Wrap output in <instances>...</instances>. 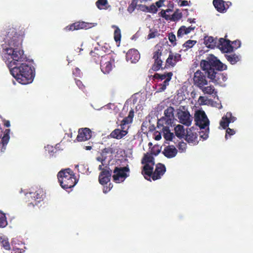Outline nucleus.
<instances>
[{"label": "nucleus", "instance_id": "f257e3e1", "mask_svg": "<svg viewBox=\"0 0 253 253\" xmlns=\"http://www.w3.org/2000/svg\"><path fill=\"white\" fill-rule=\"evenodd\" d=\"M21 38L18 36L15 29H10L3 39L1 56L8 68L24 62L26 57L21 47Z\"/></svg>", "mask_w": 253, "mask_h": 253}, {"label": "nucleus", "instance_id": "f03ea898", "mask_svg": "<svg viewBox=\"0 0 253 253\" xmlns=\"http://www.w3.org/2000/svg\"><path fill=\"white\" fill-rule=\"evenodd\" d=\"M200 65L202 69L207 73L208 78L213 82L221 84L226 80L227 78L223 74L215 71L214 69L215 68L218 70H224L226 69V66L212 54H209L206 59L202 60Z\"/></svg>", "mask_w": 253, "mask_h": 253}, {"label": "nucleus", "instance_id": "7ed1b4c3", "mask_svg": "<svg viewBox=\"0 0 253 253\" xmlns=\"http://www.w3.org/2000/svg\"><path fill=\"white\" fill-rule=\"evenodd\" d=\"M8 68L11 75L20 84H27L33 82L34 68L27 63L19 62V64Z\"/></svg>", "mask_w": 253, "mask_h": 253}, {"label": "nucleus", "instance_id": "20e7f679", "mask_svg": "<svg viewBox=\"0 0 253 253\" xmlns=\"http://www.w3.org/2000/svg\"><path fill=\"white\" fill-rule=\"evenodd\" d=\"M142 163L145 164L142 174L145 179H149L148 177L150 176L151 174H152L153 180H157L160 178L166 171L165 166L162 164H158L156 166L154 172L152 173L154 162V158L151 154H147L145 155L142 160Z\"/></svg>", "mask_w": 253, "mask_h": 253}, {"label": "nucleus", "instance_id": "39448f33", "mask_svg": "<svg viewBox=\"0 0 253 253\" xmlns=\"http://www.w3.org/2000/svg\"><path fill=\"white\" fill-rule=\"evenodd\" d=\"M107 153L103 152L96 158V160L101 163L98 169L101 170L99 175V181L102 185L107 184L110 181L111 173L108 167L109 161L107 159Z\"/></svg>", "mask_w": 253, "mask_h": 253}, {"label": "nucleus", "instance_id": "423d86ee", "mask_svg": "<svg viewBox=\"0 0 253 253\" xmlns=\"http://www.w3.org/2000/svg\"><path fill=\"white\" fill-rule=\"evenodd\" d=\"M57 176L60 185L64 189L71 188L78 182L73 172L70 169L61 170Z\"/></svg>", "mask_w": 253, "mask_h": 253}, {"label": "nucleus", "instance_id": "0eeeda50", "mask_svg": "<svg viewBox=\"0 0 253 253\" xmlns=\"http://www.w3.org/2000/svg\"><path fill=\"white\" fill-rule=\"evenodd\" d=\"M172 75L171 72H169L163 74L156 73L154 75V78L155 79H158L160 81L164 80L162 84L158 85V92H162L165 90L167 86L169 84V82L170 81Z\"/></svg>", "mask_w": 253, "mask_h": 253}, {"label": "nucleus", "instance_id": "6e6552de", "mask_svg": "<svg viewBox=\"0 0 253 253\" xmlns=\"http://www.w3.org/2000/svg\"><path fill=\"white\" fill-rule=\"evenodd\" d=\"M195 121L196 125L200 128H206L209 127V120L205 112L203 110H197L195 113Z\"/></svg>", "mask_w": 253, "mask_h": 253}, {"label": "nucleus", "instance_id": "1a4fd4ad", "mask_svg": "<svg viewBox=\"0 0 253 253\" xmlns=\"http://www.w3.org/2000/svg\"><path fill=\"white\" fill-rule=\"evenodd\" d=\"M128 171L129 169L127 167H116L114 170L113 180L117 183L123 182L128 176L127 172Z\"/></svg>", "mask_w": 253, "mask_h": 253}, {"label": "nucleus", "instance_id": "9d476101", "mask_svg": "<svg viewBox=\"0 0 253 253\" xmlns=\"http://www.w3.org/2000/svg\"><path fill=\"white\" fill-rule=\"evenodd\" d=\"M177 117L180 123L186 126L191 125L193 117L190 115L189 111L185 110L184 108L182 109L180 108L177 110Z\"/></svg>", "mask_w": 253, "mask_h": 253}, {"label": "nucleus", "instance_id": "9b49d317", "mask_svg": "<svg viewBox=\"0 0 253 253\" xmlns=\"http://www.w3.org/2000/svg\"><path fill=\"white\" fill-rule=\"evenodd\" d=\"M97 25L94 23H85L84 22H78L65 27L66 31L78 30L82 29H89Z\"/></svg>", "mask_w": 253, "mask_h": 253}, {"label": "nucleus", "instance_id": "f8f14e48", "mask_svg": "<svg viewBox=\"0 0 253 253\" xmlns=\"http://www.w3.org/2000/svg\"><path fill=\"white\" fill-rule=\"evenodd\" d=\"M194 84L199 88H202L208 84L205 76L200 71L198 70L194 73L193 78Z\"/></svg>", "mask_w": 253, "mask_h": 253}, {"label": "nucleus", "instance_id": "ddd939ff", "mask_svg": "<svg viewBox=\"0 0 253 253\" xmlns=\"http://www.w3.org/2000/svg\"><path fill=\"white\" fill-rule=\"evenodd\" d=\"M43 195V191L42 190H39L35 192H30L26 194L27 198H31L32 199H34L35 200L34 203H30V204H32L33 206L38 205V203L42 199Z\"/></svg>", "mask_w": 253, "mask_h": 253}, {"label": "nucleus", "instance_id": "4468645a", "mask_svg": "<svg viewBox=\"0 0 253 253\" xmlns=\"http://www.w3.org/2000/svg\"><path fill=\"white\" fill-rule=\"evenodd\" d=\"M185 139L189 143L195 145L198 143V135L195 129L190 128L187 130Z\"/></svg>", "mask_w": 253, "mask_h": 253}, {"label": "nucleus", "instance_id": "2eb2a0df", "mask_svg": "<svg viewBox=\"0 0 253 253\" xmlns=\"http://www.w3.org/2000/svg\"><path fill=\"white\" fill-rule=\"evenodd\" d=\"M91 137L90 130L86 127L80 129L77 137L78 141H84L88 140Z\"/></svg>", "mask_w": 253, "mask_h": 253}, {"label": "nucleus", "instance_id": "dca6fc26", "mask_svg": "<svg viewBox=\"0 0 253 253\" xmlns=\"http://www.w3.org/2000/svg\"><path fill=\"white\" fill-rule=\"evenodd\" d=\"M236 120V117L233 116L231 113L227 112L222 117L220 122V126L225 129L228 126L229 123L234 122Z\"/></svg>", "mask_w": 253, "mask_h": 253}, {"label": "nucleus", "instance_id": "f3484780", "mask_svg": "<svg viewBox=\"0 0 253 253\" xmlns=\"http://www.w3.org/2000/svg\"><path fill=\"white\" fill-rule=\"evenodd\" d=\"M217 46L223 52H229L232 51L233 49L229 41H226L223 38H220L218 40Z\"/></svg>", "mask_w": 253, "mask_h": 253}, {"label": "nucleus", "instance_id": "a211bd4d", "mask_svg": "<svg viewBox=\"0 0 253 253\" xmlns=\"http://www.w3.org/2000/svg\"><path fill=\"white\" fill-rule=\"evenodd\" d=\"M162 153L165 157L170 159L176 156L177 150L173 145H168L165 147Z\"/></svg>", "mask_w": 253, "mask_h": 253}, {"label": "nucleus", "instance_id": "6ab92c4d", "mask_svg": "<svg viewBox=\"0 0 253 253\" xmlns=\"http://www.w3.org/2000/svg\"><path fill=\"white\" fill-rule=\"evenodd\" d=\"M181 55L177 53L170 52L166 60V64L169 66H174L176 63L180 60Z\"/></svg>", "mask_w": 253, "mask_h": 253}, {"label": "nucleus", "instance_id": "aec40b11", "mask_svg": "<svg viewBox=\"0 0 253 253\" xmlns=\"http://www.w3.org/2000/svg\"><path fill=\"white\" fill-rule=\"evenodd\" d=\"M127 61H130L131 63H136L140 59V55L138 51L136 49H130L126 54Z\"/></svg>", "mask_w": 253, "mask_h": 253}, {"label": "nucleus", "instance_id": "412c9836", "mask_svg": "<svg viewBox=\"0 0 253 253\" xmlns=\"http://www.w3.org/2000/svg\"><path fill=\"white\" fill-rule=\"evenodd\" d=\"M161 52L159 50L155 52L153 58L155 59V63L153 66V69L155 71L159 70L161 67L163 61L161 58Z\"/></svg>", "mask_w": 253, "mask_h": 253}, {"label": "nucleus", "instance_id": "4be33fe9", "mask_svg": "<svg viewBox=\"0 0 253 253\" xmlns=\"http://www.w3.org/2000/svg\"><path fill=\"white\" fill-rule=\"evenodd\" d=\"M194 29H195V27L189 26L187 28L184 26H181L178 29V30L177 31V40L182 38L183 36L188 34Z\"/></svg>", "mask_w": 253, "mask_h": 253}, {"label": "nucleus", "instance_id": "5701e85b", "mask_svg": "<svg viewBox=\"0 0 253 253\" xmlns=\"http://www.w3.org/2000/svg\"><path fill=\"white\" fill-rule=\"evenodd\" d=\"M127 133V131L126 130H121L120 128H117L113 131L110 134V136L112 138H116L118 139H121Z\"/></svg>", "mask_w": 253, "mask_h": 253}, {"label": "nucleus", "instance_id": "b1692460", "mask_svg": "<svg viewBox=\"0 0 253 253\" xmlns=\"http://www.w3.org/2000/svg\"><path fill=\"white\" fill-rule=\"evenodd\" d=\"M166 119H167V123L171 124L172 121L173 119V108L172 107H169L165 110L164 112Z\"/></svg>", "mask_w": 253, "mask_h": 253}, {"label": "nucleus", "instance_id": "393cba45", "mask_svg": "<svg viewBox=\"0 0 253 253\" xmlns=\"http://www.w3.org/2000/svg\"><path fill=\"white\" fill-rule=\"evenodd\" d=\"M213 4L215 8L219 12H224L226 9L224 1L222 0H213Z\"/></svg>", "mask_w": 253, "mask_h": 253}, {"label": "nucleus", "instance_id": "a878e982", "mask_svg": "<svg viewBox=\"0 0 253 253\" xmlns=\"http://www.w3.org/2000/svg\"><path fill=\"white\" fill-rule=\"evenodd\" d=\"M204 43L207 47L209 48H214L217 43L216 40L214 39L213 37H209L205 38Z\"/></svg>", "mask_w": 253, "mask_h": 253}, {"label": "nucleus", "instance_id": "bb28decb", "mask_svg": "<svg viewBox=\"0 0 253 253\" xmlns=\"http://www.w3.org/2000/svg\"><path fill=\"white\" fill-rule=\"evenodd\" d=\"M101 68L104 73H109L112 69V63L111 61L101 63Z\"/></svg>", "mask_w": 253, "mask_h": 253}, {"label": "nucleus", "instance_id": "cd10ccee", "mask_svg": "<svg viewBox=\"0 0 253 253\" xmlns=\"http://www.w3.org/2000/svg\"><path fill=\"white\" fill-rule=\"evenodd\" d=\"M175 135L179 138L183 137L185 135V130L183 126L181 125H177L174 127Z\"/></svg>", "mask_w": 253, "mask_h": 253}, {"label": "nucleus", "instance_id": "c85d7f7f", "mask_svg": "<svg viewBox=\"0 0 253 253\" xmlns=\"http://www.w3.org/2000/svg\"><path fill=\"white\" fill-rule=\"evenodd\" d=\"M163 133L164 138L167 140H171L174 137L173 133L170 131V130L168 126H165L163 127Z\"/></svg>", "mask_w": 253, "mask_h": 253}, {"label": "nucleus", "instance_id": "c756f323", "mask_svg": "<svg viewBox=\"0 0 253 253\" xmlns=\"http://www.w3.org/2000/svg\"><path fill=\"white\" fill-rule=\"evenodd\" d=\"M0 243L1 246L6 250H10V244L8 238L4 236L0 235Z\"/></svg>", "mask_w": 253, "mask_h": 253}, {"label": "nucleus", "instance_id": "7c9ffc66", "mask_svg": "<svg viewBox=\"0 0 253 253\" xmlns=\"http://www.w3.org/2000/svg\"><path fill=\"white\" fill-rule=\"evenodd\" d=\"M112 27L115 29L114 36L115 41L116 42H120L121 38V33L120 29L115 25H112Z\"/></svg>", "mask_w": 253, "mask_h": 253}, {"label": "nucleus", "instance_id": "2f4dec72", "mask_svg": "<svg viewBox=\"0 0 253 253\" xmlns=\"http://www.w3.org/2000/svg\"><path fill=\"white\" fill-rule=\"evenodd\" d=\"M226 59L231 64H234L240 60V57L236 54H231L227 56Z\"/></svg>", "mask_w": 253, "mask_h": 253}, {"label": "nucleus", "instance_id": "473e14b6", "mask_svg": "<svg viewBox=\"0 0 253 253\" xmlns=\"http://www.w3.org/2000/svg\"><path fill=\"white\" fill-rule=\"evenodd\" d=\"M202 89L203 92L204 93L208 94H212L214 93V94H216V92L215 91V89L213 86H208L206 87L203 86L202 88H200Z\"/></svg>", "mask_w": 253, "mask_h": 253}, {"label": "nucleus", "instance_id": "72a5a7b5", "mask_svg": "<svg viewBox=\"0 0 253 253\" xmlns=\"http://www.w3.org/2000/svg\"><path fill=\"white\" fill-rule=\"evenodd\" d=\"M196 43V41L193 40H188L185 42L182 45V49L184 51L187 50L193 46Z\"/></svg>", "mask_w": 253, "mask_h": 253}, {"label": "nucleus", "instance_id": "f704fd0d", "mask_svg": "<svg viewBox=\"0 0 253 253\" xmlns=\"http://www.w3.org/2000/svg\"><path fill=\"white\" fill-rule=\"evenodd\" d=\"M7 225L5 213L0 211V227H4Z\"/></svg>", "mask_w": 253, "mask_h": 253}, {"label": "nucleus", "instance_id": "c9c22d12", "mask_svg": "<svg viewBox=\"0 0 253 253\" xmlns=\"http://www.w3.org/2000/svg\"><path fill=\"white\" fill-rule=\"evenodd\" d=\"M96 4L99 9H105L107 7L108 3L107 0H98Z\"/></svg>", "mask_w": 253, "mask_h": 253}, {"label": "nucleus", "instance_id": "e433bc0d", "mask_svg": "<svg viewBox=\"0 0 253 253\" xmlns=\"http://www.w3.org/2000/svg\"><path fill=\"white\" fill-rule=\"evenodd\" d=\"M137 0H132L130 4L129 5L127 8V11L128 12L131 13L134 11L137 5Z\"/></svg>", "mask_w": 253, "mask_h": 253}, {"label": "nucleus", "instance_id": "4c0bfd02", "mask_svg": "<svg viewBox=\"0 0 253 253\" xmlns=\"http://www.w3.org/2000/svg\"><path fill=\"white\" fill-rule=\"evenodd\" d=\"M198 103L200 105H208L210 104V100L205 96H200L198 99Z\"/></svg>", "mask_w": 253, "mask_h": 253}, {"label": "nucleus", "instance_id": "58836bf2", "mask_svg": "<svg viewBox=\"0 0 253 253\" xmlns=\"http://www.w3.org/2000/svg\"><path fill=\"white\" fill-rule=\"evenodd\" d=\"M205 130H202L200 132V136L203 140L206 139L209 137V128L207 127Z\"/></svg>", "mask_w": 253, "mask_h": 253}, {"label": "nucleus", "instance_id": "ea45409f", "mask_svg": "<svg viewBox=\"0 0 253 253\" xmlns=\"http://www.w3.org/2000/svg\"><path fill=\"white\" fill-rule=\"evenodd\" d=\"M181 17V14L178 12H175L173 14L170 15V20L172 21H176L180 19Z\"/></svg>", "mask_w": 253, "mask_h": 253}, {"label": "nucleus", "instance_id": "a19ab883", "mask_svg": "<svg viewBox=\"0 0 253 253\" xmlns=\"http://www.w3.org/2000/svg\"><path fill=\"white\" fill-rule=\"evenodd\" d=\"M178 148L180 152H184L186 150L187 144L184 142H180L178 144Z\"/></svg>", "mask_w": 253, "mask_h": 253}, {"label": "nucleus", "instance_id": "79ce46f5", "mask_svg": "<svg viewBox=\"0 0 253 253\" xmlns=\"http://www.w3.org/2000/svg\"><path fill=\"white\" fill-rule=\"evenodd\" d=\"M169 39L171 43L173 44H176L175 42L177 40L176 39L175 35L174 34L172 33L169 34Z\"/></svg>", "mask_w": 253, "mask_h": 253}, {"label": "nucleus", "instance_id": "37998d69", "mask_svg": "<svg viewBox=\"0 0 253 253\" xmlns=\"http://www.w3.org/2000/svg\"><path fill=\"white\" fill-rule=\"evenodd\" d=\"M132 121V117L129 114L128 117L124 118L122 121L125 124L128 125Z\"/></svg>", "mask_w": 253, "mask_h": 253}, {"label": "nucleus", "instance_id": "c03bdc74", "mask_svg": "<svg viewBox=\"0 0 253 253\" xmlns=\"http://www.w3.org/2000/svg\"><path fill=\"white\" fill-rule=\"evenodd\" d=\"M157 7L156 5L153 4L148 7V12L155 13L157 12Z\"/></svg>", "mask_w": 253, "mask_h": 253}, {"label": "nucleus", "instance_id": "a18cd8bd", "mask_svg": "<svg viewBox=\"0 0 253 253\" xmlns=\"http://www.w3.org/2000/svg\"><path fill=\"white\" fill-rule=\"evenodd\" d=\"M160 152V149L158 146H155L152 149L151 154L155 156L157 155Z\"/></svg>", "mask_w": 253, "mask_h": 253}, {"label": "nucleus", "instance_id": "49530a36", "mask_svg": "<svg viewBox=\"0 0 253 253\" xmlns=\"http://www.w3.org/2000/svg\"><path fill=\"white\" fill-rule=\"evenodd\" d=\"M160 14L162 17L165 18L166 20H170V19L171 15L170 14H168V13H166L164 10L161 11Z\"/></svg>", "mask_w": 253, "mask_h": 253}, {"label": "nucleus", "instance_id": "de8ad7c7", "mask_svg": "<svg viewBox=\"0 0 253 253\" xmlns=\"http://www.w3.org/2000/svg\"><path fill=\"white\" fill-rule=\"evenodd\" d=\"M9 140V136L6 135L4 134V135L2 137V139H1V141H2V143H3V145H6L8 143Z\"/></svg>", "mask_w": 253, "mask_h": 253}, {"label": "nucleus", "instance_id": "09e8293b", "mask_svg": "<svg viewBox=\"0 0 253 253\" xmlns=\"http://www.w3.org/2000/svg\"><path fill=\"white\" fill-rule=\"evenodd\" d=\"M235 133V131L234 129H231L230 128H228L226 130V134L225 135V138L227 139V135H232L234 134Z\"/></svg>", "mask_w": 253, "mask_h": 253}, {"label": "nucleus", "instance_id": "8fccbe9b", "mask_svg": "<svg viewBox=\"0 0 253 253\" xmlns=\"http://www.w3.org/2000/svg\"><path fill=\"white\" fill-rule=\"evenodd\" d=\"M138 8L139 10L142 11L148 12V6H147L145 5H138Z\"/></svg>", "mask_w": 253, "mask_h": 253}, {"label": "nucleus", "instance_id": "3c124183", "mask_svg": "<svg viewBox=\"0 0 253 253\" xmlns=\"http://www.w3.org/2000/svg\"><path fill=\"white\" fill-rule=\"evenodd\" d=\"M13 251L15 253H24L25 252V250L23 249H19L17 248L16 246L13 247Z\"/></svg>", "mask_w": 253, "mask_h": 253}, {"label": "nucleus", "instance_id": "603ef678", "mask_svg": "<svg viewBox=\"0 0 253 253\" xmlns=\"http://www.w3.org/2000/svg\"><path fill=\"white\" fill-rule=\"evenodd\" d=\"M121 130H126L127 131L128 128V125L125 124L123 122H121Z\"/></svg>", "mask_w": 253, "mask_h": 253}, {"label": "nucleus", "instance_id": "864d4df0", "mask_svg": "<svg viewBox=\"0 0 253 253\" xmlns=\"http://www.w3.org/2000/svg\"><path fill=\"white\" fill-rule=\"evenodd\" d=\"M164 0H160L156 2V5L157 7H161L164 5Z\"/></svg>", "mask_w": 253, "mask_h": 253}, {"label": "nucleus", "instance_id": "5fc2aeb1", "mask_svg": "<svg viewBox=\"0 0 253 253\" xmlns=\"http://www.w3.org/2000/svg\"><path fill=\"white\" fill-rule=\"evenodd\" d=\"M156 34L154 32H151L148 35V39H150L155 38Z\"/></svg>", "mask_w": 253, "mask_h": 253}, {"label": "nucleus", "instance_id": "6e6d98bb", "mask_svg": "<svg viewBox=\"0 0 253 253\" xmlns=\"http://www.w3.org/2000/svg\"><path fill=\"white\" fill-rule=\"evenodd\" d=\"M188 2L187 0H182L180 3V6H186L188 5Z\"/></svg>", "mask_w": 253, "mask_h": 253}, {"label": "nucleus", "instance_id": "4d7b16f0", "mask_svg": "<svg viewBox=\"0 0 253 253\" xmlns=\"http://www.w3.org/2000/svg\"><path fill=\"white\" fill-rule=\"evenodd\" d=\"M162 136L160 133H158L155 135V138L156 140H159L161 139Z\"/></svg>", "mask_w": 253, "mask_h": 253}, {"label": "nucleus", "instance_id": "13d9d810", "mask_svg": "<svg viewBox=\"0 0 253 253\" xmlns=\"http://www.w3.org/2000/svg\"><path fill=\"white\" fill-rule=\"evenodd\" d=\"M111 188L112 187H109V188H108L107 187H104V188H103V192L104 193H107L110 190Z\"/></svg>", "mask_w": 253, "mask_h": 253}, {"label": "nucleus", "instance_id": "bf43d9fd", "mask_svg": "<svg viewBox=\"0 0 253 253\" xmlns=\"http://www.w3.org/2000/svg\"><path fill=\"white\" fill-rule=\"evenodd\" d=\"M10 129H7L4 131V135L9 136Z\"/></svg>", "mask_w": 253, "mask_h": 253}, {"label": "nucleus", "instance_id": "052dcab7", "mask_svg": "<svg viewBox=\"0 0 253 253\" xmlns=\"http://www.w3.org/2000/svg\"><path fill=\"white\" fill-rule=\"evenodd\" d=\"M4 125L7 127H9L10 126V122L9 121L6 122Z\"/></svg>", "mask_w": 253, "mask_h": 253}, {"label": "nucleus", "instance_id": "680f3d73", "mask_svg": "<svg viewBox=\"0 0 253 253\" xmlns=\"http://www.w3.org/2000/svg\"><path fill=\"white\" fill-rule=\"evenodd\" d=\"M152 0H140L141 2H147L151 1Z\"/></svg>", "mask_w": 253, "mask_h": 253}, {"label": "nucleus", "instance_id": "e2e57ef3", "mask_svg": "<svg viewBox=\"0 0 253 253\" xmlns=\"http://www.w3.org/2000/svg\"><path fill=\"white\" fill-rule=\"evenodd\" d=\"M164 11H166V13H168V14H169V13L171 12V10L170 9H167V10H164Z\"/></svg>", "mask_w": 253, "mask_h": 253}, {"label": "nucleus", "instance_id": "0e129e2a", "mask_svg": "<svg viewBox=\"0 0 253 253\" xmlns=\"http://www.w3.org/2000/svg\"><path fill=\"white\" fill-rule=\"evenodd\" d=\"M195 19H188V21L190 22V23H195Z\"/></svg>", "mask_w": 253, "mask_h": 253}, {"label": "nucleus", "instance_id": "69168bd1", "mask_svg": "<svg viewBox=\"0 0 253 253\" xmlns=\"http://www.w3.org/2000/svg\"><path fill=\"white\" fill-rule=\"evenodd\" d=\"M76 73H77V74H80V73H79L80 70H79V69L78 68H76Z\"/></svg>", "mask_w": 253, "mask_h": 253}, {"label": "nucleus", "instance_id": "338daca9", "mask_svg": "<svg viewBox=\"0 0 253 253\" xmlns=\"http://www.w3.org/2000/svg\"><path fill=\"white\" fill-rule=\"evenodd\" d=\"M81 84V82L80 81H78L77 82V84L80 86V84Z\"/></svg>", "mask_w": 253, "mask_h": 253}, {"label": "nucleus", "instance_id": "774afa93", "mask_svg": "<svg viewBox=\"0 0 253 253\" xmlns=\"http://www.w3.org/2000/svg\"><path fill=\"white\" fill-rule=\"evenodd\" d=\"M91 148V146H86V150H90Z\"/></svg>", "mask_w": 253, "mask_h": 253}]
</instances>
